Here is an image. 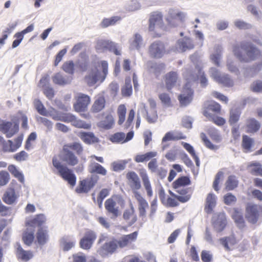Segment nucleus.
Returning a JSON list of instances; mask_svg holds the SVG:
<instances>
[{"label":"nucleus","mask_w":262,"mask_h":262,"mask_svg":"<svg viewBox=\"0 0 262 262\" xmlns=\"http://www.w3.org/2000/svg\"><path fill=\"white\" fill-rule=\"evenodd\" d=\"M217 82L226 87H232L234 85L233 81L228 75H222Z\"/></svg>","instance_id":"52"},{"label":"nucleus","mask_w":262,"mask_h":262,"mask_svg":"<svg viewBox=\"0 0 262 262\" xmlns=\"http://www.w3.org/2000/svg\"><path fill=\"white\" fill-rule=\"evenodd\" d=\"M34 106L38 113L43 116H49V113L47 112L41 101L39 99H35L34 101Z\"/></svg>","instance_id":"48"},{"label":"nucleus","mask_w":262,"mask_h":262,"mask_svg":"<svg viewBox=\"0 0 262 262\" xmlns=\"http://www.w3.org/2000/svg\"><path fill=\"white\" fill-rule=\"evenodd\" d=\"M95 49L97 51L103 52L108 50L113 52L116 55L121 54L120 51L117 48L116 45L113 41L106 39H98L96 41Z\"/></svg>","instance_id":"13"},{"label":"nucleus","mask_w":262,"mask_h":262,"mask_svg":"<svg viewBox=\"0 0 262 262\" xmlns=\"http://www.w3.org/2000/svg\"><path fill=\"white\" fill-rule=\"evenodd\" d=\"M208 111L209 113V111L210 110L216 113H220L221 110V106L220 104L216 102H213L211 104H210L208 107L205 110Z\"/></svg>","instance_id":"64"},{"label":"nucleus","mask_w":262,"mask_h":262,"mask_svg":"<svg viewBox=\"0 0 262 262\" xmlns=\"http://www.w3.org/2000/svg\"><path fill=\"white\" fill-rule=\"evenodd\" d=\"M76 102L73 105L75 111L77 112L85 111L91 102L89 96L80 93L76 97Z\"/></svg>","instance_id":"16"},{"label":"nucleus","mask_w":262,"mask_h":262,"mask_svg":"<svg viewBox=\"0 0 262 262\" xmlns=\"http://www.w3.org/2000/svg\"><path fill=\"white\" fill-rule=\"evenodd\" d=\"M13 158L17 162H21L27 160L28 154L25 151L21 150L14 155Z\"/></svg>","instance_id":"57"},{"label":"nucleus","mask_w":262,"mask_h":262,"mask_svg":"<svg viewBox=\"0 0 262 262\" xmlns=\"http://www.w3.org/2000/svg\"><path fill=\"white\" fill-rule=\"evenodd\" d=\"M127 184L131 189L134 195L141 194L139 191L141 188V183L139 177L135 171H129L126 174Z\"/></svg>","instance_id":"11"},{"label":"nucleus","mask_w":262,"mask_h":262,"mask_svg":"<svg viewBox=\"0 0 262 262\" xmlns=\"http://www.w3.org/2000/svg\"><path fill=\"white\" fill-rule=\"evenodd\" d=\"M191 183V181L187 176L178 178L172 184L173 190L178 195L172 192H171L170 194L182 203L188 202L190 199L193 191V188L188 187Z\"/></svg>","instance_id":"2"},{"label":"nucleus","mask_w":262,"mask_h":262,"mask_svg":"<svg viewBox=\"0 0 262 262\" xmlns=\"http://www.w3.org/2000/svg\"><path fill=\"white\" fill-rule=\"evenodd\" d=\"M238 184L234 176H230L226 182V189L232 190L237 187Z\"/></svg>","instance_id":"47"},{"label":"nucleus","mask_w":262,"mask_h":262,"mask_svg":"<svg viewBox=\"0 0 262 262\" xmlns=\"http://www.w3.org/2000/svg\"><path fill=\"white\" fill-rule=\"evenodd\" d=\"M78 137L86 144H91L99 142V139L92 132H80Z\"/></svg>","instance_id":"28"},{"label":"nucleus","mask_w":262,"mask_h":262,"mask_svg":"<svg viewBox=\"0 0 262 262\" xmlns=\"http://www.w3.org/2000/svg\"><path fill=\"white\" fill-rule=\"evenodd\" d=\"M247 168L251 174L262 177V166L260 163L251 162L248 164Z\"/></svg>","instance_id":"36"},{"label":"nucleus","mask_w":262,"mask_h":262,"mask_svg":"<svg viewBox=\"0 0 262 262\" xmlns=\"http://www.w3.org/2000/svg\"><path fill=\"white\" fill-rule=\"evenodd\" d=\"M220 242L227 251L231 250L229 245L233 246L236 244V239L234 235L221 238Z\"/></svg>","instance_id":"39"},{"label":"nucleus","mask_w":262,"mask_h":262,"mask_svg":"<svg viewBox=\"0 0 262 262\" xmlns=\"http://www.w3.org/2000/svg\"><path fill=\"white\" fill-rule=\"evenodd\" d=\"M47 217L44 214L40 213L35 215L33 217L26 221V226L30 227L42 228V226L46 224Z\"/></svg>","instance_id":"22"},{"label":"nucleus","mask_w":262,"mask_h":262,"mask_svg":"<svg viewBox=\"0 0 262 262\" xmlns=\"http://www.w3.org/2000/svg\"><path fill=\"white\" fill-rule=\"evenodd\" d=\"M37 137L36 134L35 132L31 133L28 136L25 143V148L29 150L32 148L31 141H34Z\"/></svg>","instance_id":"60"},{"label":"nucleus","mask_w":262,"mask_h":262,"mask_svg":"<svg viewBox=\"0 0 262 262\" xmlns=\"http://www.w3.org/2000/svg\"><path fill=\"white\" fill-rule=\"evenodd\" d=\"M114 124V119L111 115H107L105 119L101 121V126L106 129H110Z\"/></svg>","instance_id":"49"},{"label":"nucleus","mask_w":262,"mask_h":262,"mask_svg":"<svg viewBox=\"0 0 262 262\" xmlns=\"http://www.w3.org/2000/svg\"><path fill=\"white\" fill-rule=\"evenodd\" d=\"M14 26H10L9 27L7 28L3 32V35L1 38H0V45H3L5 43V40L7 38L8 35L12 32V30L14 29Z\"/></svg>","instance_id":"62"},{"label":"nucleus","mask_w":262,"mask_h":262,"mask_svg":"<svg viewBox=\"0 0 262 262\" xmlns=\"http://www.w3.org/2000/svg\"><path fill=\"white\" fill-rule=\"evenodd\" d=\"M251 90L255 93H262V81L257 80L253 82L250 87Z\"/></svg>","instance_id":"61"},{"label":"nucleus","mask_w":262,"mask_h":262,"mask_svg":"<svg viewBox=\"0 0 262 262\" xmlns=\"http://www.w3.org/2000/svg\"><path fill=\"white\" fill-rule=\"evenodd\" d=\"M53 119L56 121H61L66 123H71L75 127L89 129L91 127V123L77 119L76 117L71 113H60L56 115H51Z\"/></svg>","instance_id":"7"},{"label":"nucleus","mask_w":262,"mask_h":262,"mask_svg":"<svg viewBox=\"0 0 262 262\" xmlns=\"http://www.w3.org/2000/svg\"><path fill=\"white\" fill-rule=\"evenodd\" d=\"M241 111L238 108H232L230 110L228 122L232 125L238 122L240 119Z\"/></svg>","instance_id":"38"},{"label":"nucleus","mask_w":262,"mask_h":262,"mask_svg":"<svg viewBox=\"0 0 262 262\" xmlns=\"http://www.w3.org/2000/svg\"><path fill=\"white\" fill-rule=\"evenodd\" d=\"M231 217L239 229H242L246 227V222L240 209L237 208H233Z\"/></svg>","instance_id":"24"},{"label":"nucleus","mask_w":262,"mask_h":262,"mask_svg":"<svg viewBox=\"0 0 262 262\" xmlns=\"http://www.w3.org/2000/svg\"><path fill=\"white\" fill-rule=\"evenodd\" d=\"M102 71L101 72L98 69L92 70L85 78V81L90 86H92L98 82H102L107 74L108 64L106 61H102L101 63Z\"/></svg>","instance_id":"6"},{"label":"nucleus","mask_w":262,"mask_h":262,"mask_svg":"<svg viewBox=\"0 0 262 262\" xmlns=\"http://www.w3.org/2000/svg\"><path fill=\"white\" fill-rule=\"evenodd\" d=\"M96 233L92 230H87L79 241L80 247L85 250H90L97 238Z\"/></svg>","instance_id":"12"},{"label":"nucleus","mask_w":262,"mask_h":262,"mask_svg":"<svg viewBox=\"0 0 262 262\" xmlns=\"http://www.w3.org/2000/svg\"><path fill=\"white\" fill-rule=\"evenodd\" d=\"M216 205V196L212 193H209L206 199V204L204 208L205 212L208 214L212 213L213 208Z\"/></svg>","instance_id":"32"},{"label":"nucleus","mask_w":262,"mask_h":262,"mask_svg":"<svg viewBox=\"0 0 262 262\" xmlns=\"http://www.w3.org/2000/svg\"><path fill=\"white\" fill-rule=\"evenodd\" d=\"M180 48L183 51L186 50L192 49L194 48V44L192 40L189 38H186L184 40L181 42Z\"/></svg>","instance_id":"56"},{"label":"nucleus","mask_w":262,"mask_h":262,"mask_svg":"<svg viewBox=\"0 0 262 262\" xmlns=\"http://www.w3.org/2000/svg\"><path fill=\"white\" fill-rule=\"evenodd\" d=\"M16 254L18 259H20L25 261H28L33 257V253L31 251L24 250L20 245L18 246Z\"/></svg>","instance_id":"34"},{"label":"nucleus","mask_w":262,"mask_h":262,"mask_svg":"<svg viewBox=\"0 0 262 262\" xmlns=\"http://www.w3.org/2000/svg\"><path fill=\"white\" fill-rule=\"evenodd\" d=\"M96 183L97 180H94L92 178L83 179L79 182L75 191L77 193H88L94 187Z\"/></svg>","instance_id":"19"},{"label":"nucleus","mask_w":262,"mask_h":262,"mask_svg":"<svg viewBox=\"0 0 262 262\" xmlns=\"http://www.w3.org/2000/svg\"><path fill=\"white\" fill-rule=\"evenodd\" d=\"M83 150V147L79 142L68 143L63 146L58 157L62 162L67 165L74 166L78 163L79 160L73 151L79 155L82 153Z\"/></svg>","instance_id":"3"},{"label":"nucleus","mask_w":262,"mask_h":262,"mask_svg":"<svg viewBox=\"0 0 262 262\" xmlns=\"http://www.w3.org/2000/svg\"><path fill=\"white\" fill-rule=\"evenodd\" d=\"M9 171L15 178L18 179L20 182H23L24 180V176L17 168L16 166L14 165H9L8 167Z\"/></svg>","instance_id":"46"},{"label":"nucleus","mask_w":262,"mask_h":262,"mask_svg":"<svg viewBox=\"0 0 262 262\" xmlns=\"http://www.w3.org/2000/svg\"><path fill=\"white\" fill-rule=\"evenodd\" d=\"M124 204V201L121 196L114 195L105 201L104 207L107 214L110 215L111 218L116 219L120 213L119 207L117 205L123 206Z\"/></svg>","instance_id":"8"},{"label":"nucleus","mask_w":262,"mask_h":262,"mask_svg":"<svg viewBox=\"0 0 262 262\" xmlns=\"http://www.w3.org/2000/svg\"><path fill=\"white\" fill-rule=\"evenodd\" d=\"M144 188L146 191L148 197H151L153 195V191L148 176L145 171L140 173Z\"/></svg>","instance_id":"37"},{"label":"nucleus","mask_w":262,"mask_h":262,"mask_svg":"<svg viewBox=\"0 0 262 262\" xmlns=\"http://www.w3.org/2000/svg\"><path fill=\"white\" fill-rule=\"evenodd\" d=\"M22 239L25 244L30 246L34 239V231H30L27 228L23 234Z\"/></svg>","instance_id":"44"},{"label":"nucleus","mask_w":262,"mask_h":262,"mask_svg":"<svg viewBox=\"0 0 262 262\" xmlns=\"http://www.w3.org/2000/svg\"><path fill=\"white\" fill-rule=\"evenodd\" d=\"M121 94L125 97H130L133 93V88L130 77L126 78L125 84L121 88Z\"/></svg>","instance_id":"41"},{"label":"nucleus","mask_w":262,"mask_h":262,"mask_svg":"<svg viewBox=\"0 0 262 262\" xmlns=\"http://www.w3.org/2000/svg\"><path fill=\"white\" fill-rule=\"evenodd\" d=\"M122 217L129 226L133 225L137 222V216L134 206L132 203L130 204L129 208L124 210Z\"/></svg>","instance_id":"21"},{"label":"nucleus","mask_w":262,"mask_h":262,"mask_svg":"<svg viewBox=\"0 0 262 262\" xmlns=\"http://www.w3.org/2000/svg\"><path fill=\"white\" fill-rule=\"evenodd\" d=\"M163 80L166 89L170 91L176 86L179 80L178 73L175 71H170L164 75Z\"/></svg>","instance_id":"18"},{"label":"nucleus","mask_w":262,"mask_h":262,"mask_svg":"<svg viewBox=\"0 0 262 262\" xmlns=\"http://www.w3.org/2000/svg\"><path fill=\"white\" fill-rule=\"evenodd\" d=\"M125 134L122 132L116 133L112 135L110 140L113 143H124Z\"/></svg>","instance_id":"51"},{"label":"nucleus","mask_w":262,"mask_h":262,"mask_svg":"<svg viewBox=\"0 0 262 262\" xmlns=\"http://www.w3.org/2000/svg\"><path fill=\"white\" fill-rule=\"evenodd\" d=\"M260 126V123L255 118H248L245 125L246 132L248 134H254L259 130Z\"/></svg>","instance_id":"23"},{"label":"nucleus","mask_w":262,"mask_h":262,"mask_svg":"<svg viewBox=\"0 0 262 262\" xmlns=\"http://www.w3.org/2000/svg\"><path fill=\"white\" fill-rule=\"evenodd\" d=\"M10 181V175L7 171H0V186L6 185Z\"/></svg>","instance_id":"53"},{"label":"nucleus","mask_w":262,"mask_h":262,"mask_svg":"<svg viewBox=\"0 0 262 262\" xmlns=\"http://www.w3.org/2000/svg\"><path fill=\"white\" fill-rule=\"evenodd\" d=\"M254 139L246 135H243L241 146L244 152L248 153L251 152L254 146Z\"/></svg>","instance_id":"29"},{"label":"nucleus","mask_w":262,"mask_h":262,"mask_svg":"<svg viewBox=\"0 0 262 262\" xmlns=\"http://www.w3.org/2000/svg\"><path fill=\"white\" fill-rule=\"evenodd\" d=\"M121 19V17L118 16H112L110 18H104L101 21L100 26L103 28H105L111 26H114Z\"/></svg>","instance_id":"43"},{"label":"nucleus","mask_w":262,"mask_h":262,"mask_svg":"<svg viewBox=\"0 0 262 262\" xmlns=\"http://www.w3.org/2000/svg\"><path fill=\"white\" fill-rule=\"evenodd\" d=\"M148 30L150 32H155L154 37L161 36V34L158 32L164 30V23L161 13L157 12L151 13L149 19Z\"/></svg>","instance_id":"9"},{"label":"nucleus","mask_w":262,"mask_h":262,"mask_svg":"<svg viewBox=\"0 0 262 262\" xmlns=\"http://www.w3.org/2000/svg\"><path fill=\"white\" fill-rule=\"evenodd\" d=\"M89 172L91 174H98L102 176L107 174L106 169L100 164L96 162H91L89 165Z\"/></svg>","instance_id":"31"},{"label":"nucleus","mask_w":262,"mask_h":262,"mask_svg":"<svg viewBox=\"0 0 262 262\" xmlns=\"http://www.w3.org/2000/svg\"><path fill=\"white\" fill-rule=\"evenodd\" d=\"M227 225V221L226 220H217L214 223V227L218 232H222Z\"/></svg>","instance_id":"58"},{"label":"nucleus","mask_w":262,"mask_h":262,"mask_svg":"<svg viewBox=\"0 0 262 262\" xmlns=\"http://www.w3.org/2000/svg\"><path fill=\"white\" fill-rule=\"evenodd\" d=\"M17 196L13 188L8 189L4 193L2 200L4 203L8 205H11L16 202Z\"/></svg>","instance_id":"30"},{"label":"nucleus","mask_w":262,"mask_h":262,"mask_svg":"<svg viewBox=\"0 0 262 262\" xmlns=\"http://www.w3.org/2000/svg\"><path fill=\"white\" fill-rule=\"evenodd\" d=\"M142 38L141 36L137 33L135 34L134 39L131 43V45L133 48L139 49L142 44Z\"/></svg>","instance_id":"59"},{"label":"nucleus","mask_w":262,"mask_h":262,"mask_svg":"<svg viewBox=\"0 0 262 262\" xmlns=\"http://www.w3.org/2000/svg\"><path fill=\"white\" fill-rule=\"evenodd\" d=\"M60 243L64 251L70 250L75 245V242L69 240L68 237H63L60 240Z\"/></svg>","instance_id":"50"},{"label":"nucleus","mask_w":262,"mask_h":262,"mask_svg":"<svg viewBox=\"0 0 262 262\" xmlns=\"http://www.w3.org/2000/svg\"><path fill=\"white\" fill-rule=\"evenodd\" d=\"M260 209V206L258 205L251 203L247 204L245 208V217L249 223L255 224L257 222Z\"/></svg>","instance_id":"10"},{"label":"nucleus","mask_w":262,"mask_h":262,"mask_svg":"<svg viewBox=\"0 0 262 262\" xmlns=\"http://www.w3.org/2000/svg\"><path fill=\"white\" fill-rule=\"evenodd\" d=\"M126 113V108L124 104H120L117 108V115L118 116V123L122 125L125 120Z\"/></svg>","instance_id":"45"},{"label":"nucleus","mask_w":262,"mask_h":262,"mask_svg":"<svg viewBox=\"0 0 262 262\" xmlns=\"http://www.w3.org/2000/svg\"><path fill=\"white\" fill-rule=\"evenodd\" d=\"M233 52L235 56L242 62L254 60L261 56L260 51L249 43L243 42L240 46H234Z\"/></svg>","instance_id":"4"},{"label":"nucleus","mask_w":262,"mask_h":262,"mask_svg":"<svg viewBox=\"0 0 262 262\" xmlns=\"http://www.w3.org/2000/svg\"><path fill=\"white\" fill-rule=\"evenodd\" d=\"M202 70V68L199 66H196L194 69L187 68L183 74V76L187 83L195 81L199 79Z\"/></svg>","instance_id":"20"},{"label":"nucleus","mask_w":262,"mask_h":262,"mask_svg":"<svg viewBox=\"0 0 262 262\" xmlns=\"http://www.w3.org/2000/svg\"><path fill=\"white\" fill-rule=\"evenodd\" d=\"M193 97V91L188 87L186 83L183 87L182 93L178 96V99L181 106H186L188 105L192 100Z\"/></svg>","instance_id":"17"},{"label":"nucleus","mask_w":262,"mask_h":262,"mask_svg":"<svg viewBox=\"0 0 262 262\" xmlns=\"http://www.w3.org/2000/svg\"><path fill=\"white\" fill-rule=\"evenodd\" d=\"M159 98L162 104L167 106L171 105V100L169 94L163 93L159 95Z\"/></svg>","instance_id":"55"},{"label":"nucleus","mask_w":262,"mask_h":262,"mask_svg":"<svg viewBox=\"0 0 262 262\" xmlns=\"http://www.w3.org/2000/svg\"><path fill=\"white\" fill-rule=\"evenodd\" d=\"M62 69L66 73L73 74L74 71V64L73 61L65 62L62 66Z\"/></svg>","instance_id":"54"},{"label":"nucleus","mask_w":262,"mask_h":262,"mask_svg":"<svg viewBox=\"0 0 262 262\" xmlns=\"http://www.w3.org/2000/svg\"><path fill=\"white\" fill-rule=\"evenodd\" d=\"M186 138V136L181 132H169L165 135L162 139V141L166 142L171 140L177 141L182 139H185Z\"/></svg>","instance_id":"33"},{"label":"nucleus","mask_w":262,"mask_h":262,"mask_svg":"<svg viewBox=\"0 0 262 262\" xmlns=\"http://www.w3.org/2000/svg\"><path fill=\"white\" fill-rule=\"evenodd\" d=\"M52 163L61 178L67 182L72 188H73L76 185L77 179L72 170L62 164L55 156L53 158Z\"/></svg>","instance_id":"5"},{"label":"nucleus","mask_w":262,"mask_h":262,"mask_svg":"<svg viewBox=\"0 0 262 262\" xmlns=\"http://www.w3.org/2000/svg\"><path fill=\"white\" fill-rule=\"evenodd\" d=\"M149 55L154 58H160L166 53L165 47L164 43L160 41L152 42L148 49Z\"/></svg>","instance_id":"15"},{"label":"nucleus","mask_w":262,"mask_h":262,"mask_svg":"<svg viewBox=\"0 0 262 262\" xmlns=\"http://www.w3.org/2000/svg\"><path fill=\"white\" fill-rule=\"evenodd\" d=\"M157 151H151L144 154L137 155L135 156L134 160L137 163H142L152 160L157 156Z\"/></svg>","instance_id":"35"},{"label":"nucleus","mask_w":262,"mask_h":262,"mask_svg":"<svg viewBox=\"0 0 262 262\" xmlns=\"http://www.w3.org/2000/svg\"><path fill=\"white\" fill-rule=\"evenodd\" d=\"M19 130L17 123L0 120V131L5 134L7 138H10L15 135Z\"/></svg>","instance_id":"14"},{"label":"nucleus","mask_w":262,"mask_h":262,"mask_svg":"<svg viewBox=\"0 0 262 262\" xmlns=\"http://www.w3.org/2000/svg\"><path fill=\"white\" fill-rule=\"evenodd\" d=\"M138 203V211L140 217H143L146 216V209L148 208L147 201L142 196L141 194H137L134 196Z\"/></svg>","instance_id":"26"},{"label":"nucleus","mask_w":262,"mask_h":262,"mask_svg":"<svg viewBox=\"0 0 262 262\" xmlns=\"http://www.w3.org/2000/svg\"><path fill=\"white\" fill-rule=\"evenodd\" d=\"M49 240L48 231L46 228H38L36 234V241L40 246L45 245Z\"/></svg>","instance_id":"27"},{"label":"nucleus","mask_w":262,"mask_h":262,"mask_svg":"<svg viewBox=\"0 0 262 262\" xmlns=\"http://www.w3.org/2000/svg\"><path fill=\"white\" fill-rule=\"evenodd\" d=\"M52 80L56 84L64 85L70 83L72 77H66L63 76L60 73H57L53 76Z\"/></svg>","instance_id":"40"},{"label":"nucleus","mask_w":262,"mask_h":262,"mask_svg":"<svg viewBox=\"0 0 262 262\" xmlns=\"http://www.w3.org/2000/svg\"><path fill=\"white\" fill-rule=\"evenodd\" d=\"M73 262H86V255L82 252L74 254L72 256Z\"/></svg>","instance_id":"63"},{"label":"nucleus","mask_w":262,"mask_h":262,"mask_svg":"<svg viewBox=\"0 0 262 262\" xmlns=\"http://www.w3.org/2000/svg\"><path fill=\"white\" fill-rule=\"evenodd\" d=\"M106 100L103 94L97 95L94 102L92 106L91 111L93 113H98L103 110L105 106Z\"/></svg>","instance_id":"25"},{"label":"nucleus","mask_w":262,"mask_h":262,"mask_svg":"<svg viewBox=\"0 0 262 262\" xmlns=\"http://www.w3.org/2000/svg\"><path fill=\"white\" fill-rule=\"evenodd\" d=\"M203 115L209 120L212 121L214 124L218 126H222L226 123L225 119L221 117L214 116L208 113L207 110L204 111Z\"/></svg>","instance_id":"42"},{"label":"nucleus","mask_w":262,"mask_h":262,"mask_svg":"<svg viewBox=\"0 0 262 262\" xmlns=\"http://www.w3.org/2000/svg\"><path fill=\"white\" fill-rule=\"evenodd\" d=\"M138 236V232L135 231L132 233L123 235L118 239L113 238L105 243L100 248L99 253L101 255L112 254L116 252L118 248L129 247L135 242Z\"/></svg>","instance_id":"1"}]
</instances>
